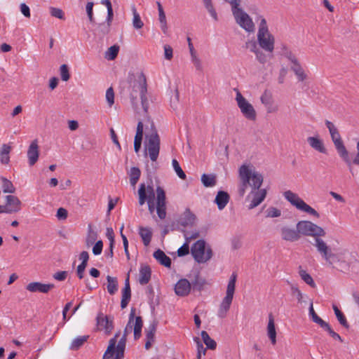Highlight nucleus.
I'll use <instances>...</instances> for the list:
<instances>
[{
    "instance_id": "3c124183",
    "label": "nucleus",
    "mask_w": 359,
    "mask_h": 359,
    "mask_svg": "<svg viewBox=\"0 0 359 359\" xmlns=\"http://www.w3.org/2000/svg\"><path fill=\"white\" fill-rule=\"evenodd\" d=\"M158 20L161 23V28L164 34L167 33L168 25L164 10L158 11Z\"/></svg>"
},
{
    "instance_id": "7ed1b4c3",
    "label": "nucleus",
    "mask_w": 359,
    "mask_h": 359,
    "mask_svg": "<svg viewBox=\"0 0 359 359\" xmlns=\"http://www.w3.org/2000/svg\"><path fill=\"white\" fill-rule=\"evenodd\" d=\"M325 125L329 130L332 140L334 144V147L340 156V157L344 160V161L346 163L349 171L354 175L353 170L352 168V162L349 158L348 152L346 149L344 142L341 140V135L337 130V128L334 126L333 123L331 121L326 120Z\"/></svg>"
},
{
    "instance_id": "1a4fd4ad",
    "label": "nucleus",
    "mask_w": 359,
    "mask_h": 359,
    "mask_svg": "<svg viewBox=\"0 0 359 359\" xmlns=\"http://www.w3.org/2000/svg\"><path fill=\"white\" fill-rule=\"evenodd\" d=\"M285 198L288 201L297 209L311 215L317 218L320 217L319 213L305 203L297 194L288 190L283 194Z\"/></svg>"
},
{
    "instance_id": "c756f323",
    "label": "nucleus",
    "mask_w": 359,
    "mask_h": 359,
    "mask_svg": "<svg viewBox=\"0 0 359 359\" xmlns=\"http://www.w3.org/2000/svg\"><path fill=\"white\" fill-rule=\"evenodd\" d=\"M236 280H237V273L236 272H233L229 278V283L227 285L226 292V297L233 298Z\"/></svg>"
},
{
    "instance_id": "de8ad7c7",
    "label": "nucleus",
    "mask_w": 359,
    "mask_h": 359,
    "mask_svg": "<svg viewBox=\"0 0 359 359\" xmlns=\"http://www.w3.org/2000/svg\"><path fill=\"white\" fill-rule=\"evenodd\" d=\"M111 24L108 22H102L97 25L96 31L99 35L104 36L109 33Z\"/></svg>"
},
{
    "instance_id": "4be33fe9",
    "label": "nucleus",
    "mask_w": 359,
    "mask_h": 359,
    "mask_svg": "<svg viewBox=\"0 0 359 359\" xmlns=\"http://www.w3.org/2000/svg\"><path fill=\"white\" fill-rule=\"evenodd\" d=\"M230 200L229 194L224 191H219L215 196V203L219 210H223Z\"/></svg>"
},
{
    "instance_id": "2eb2a0df",
    "label": "nucleus",
    "mask_w": 359,
    "mask_h": 359,
    "mask_svg": "<svg viewBox=\"0 0 359 359\" xmlns=\"http://www.w3.org/2000/svg\"><path fill=\"white\" fill-rule=\"evenodd\" d=\"M250 195L252 196V199L248 205V208L250 210L256 208L264 200L266 196V190L265 189H258L257 190L252 189L247 198H249Z\"/></svg>"
},
{
    "instance_id": "aec40b11",
    "label": "nucleus",
    "mask_w": 359,
    "mask_h": 359,
    "mask_svg": "<svg viewBox=\"0 0 359 359\" xmlns=\"http://www.w3.org/2000/svg\"><path fill=\"white\" fill-rule=\"evenodd\" d=\"M97 325L100 330H104L107 333L111 332L114 328L112 320H109L107 316L100 312L96 318Z\"/></svg>"
},
{
    "instance_id": "0eeeda50",
    "label": "nucleus",
    "mask_w": 359,
    "mask_h": 359,
    "mask_svg": "<svg viewBox=\"0 0 359 359\" xmlns=\"http://www.w3.org/2000/svg\"><path fill=\"white\" fill-rule=\"evenodd\" d=\"M191 253L198 263H205L212 257V250L210 246L206 248L204 240H198L191 247Z\"/></svg>"
},
{
    "instance_id": "2f4dec72",
    "label": "nucleus",
    "mask_w": 359,
    "mask_h": 359,
    "mask_svg": "<svg viewBox=\"0 0 359 359\" xmlns=\"http://www.w3.org/2000/svg\"><path fill=\"white\" fill-rule=\"evenodd\" d=\"M11 151V147L4 144L0 150V161L2 164H8L10 161L9 154Z\"/></svg>"
},
{
    "instance_id": "f704fd0d",
    "label": "nucleus",
    "mask_w": 359,
    "mask_h": 359,
    "mask_svg": "<svg viewBox=\"0 0 359 359\" xmlns=\"http://www.w3.org/2000/svg\"><path fill=\"white\" fill-rule=\"evenodd\" d=\"M89 338L88 335L78 336L71 343L69 348L71 350H78Z\"/></svg>"
},
{
    "instance_id": "5fc2aeb1",
    "label": "nucleus",
    "mask_w": 359,
    "mask_h": 359,
    "mask_svg": "<svg viewBox=\"0 0 359 359\" xmlns=\"http://www.w3.org/2000/svg\"><path fill=\"white\" fill-rule=\"evenodd\" d=\"M194 341L197 344V359H201L202 355H205L206 353V348H204L203 345L200 341V339L197 337L194 338Z\"/></svg>"
},
{
    "instance_id": "e433bc0d",
    "label": "nucleus",
    "mask_w": 359,
    "mask_h": 359,
    "mask_svg": "<svg viewBox=\"0 0 359 359\" xmlns=\"http://www.w3.org/2000/svg\"><path fill=\"white\" fill-rule=\"evenodd\" d=\"M309 310V316H311L313 322L318 324L322 328L327 323V322H325L321 318H320L318 316V314L315 312L313 306V302H311Z\"/></svg>"
},
{
    "instance_id": "a19ab883",
    "label": "nucleus",
    "mask_w": 359,
    "mask_h": 359,
    "mask_svg": "<svg viewBox=\"0 0 359 359\" xmlns=\"http://www.w3.org/2000/svg\"><path fill=\"white\" fill-rule=\"evenodd\" d=\"M118 51L119 46L113 45L111 47H109L108 50L106 51L104 57L108 60H113L117 57Z\"/></svg>"
},
{
    "instance_id": "052dcab7",
    "label": "nucleus",
    "mask_w": 359,
    "mask_h": 359,
    "mask_svg": "<svg viewBox=\"0 0 359 359\" xmlns=\"http://www.w3.org/2000/svg\"><path fill=\"white\" fill-rule=\"evenodd\" d=\"M93 5H94L93 2H88L86 4V13H87L89 21L91 23L95 22V18L93 17Z\"/></svg>"
},
{
    "instance_id": "cd10ccee",
    "label": "nucleus",
    "mask_w": 359,
    "mask_h": 359,
    "mask_svg": "<svg viewBox=\"0 0 359 359\" xmlns=\"http://www.w3.org/2000/svg\"><path fill=\"white\" fill-rule=\"evenodd\" d=\"M191 287L193 290L201 292L204 289V286L206 284L205 280L201 277L199 272L196 273L194 278L191 279Z\"/></svg>"
},
{
    "instance_id": "ddd939ff",
    "label": "nucleus",
    "mask_w": 359,
    "mask_h": 359,
    "mask_svg": "<svg viewBox=\"0 0 359 359\" xmlns=\"http://www.w3.org/2000/svg\"><path fill=\"white\" fill-rule=\"evenodd\" d=\"M119 335L120 332H117L115 334V336L109 340V346L107 347V351L104 353L103 359L109 358L110 357H111L115 351V348H116L117 350H125L126 343V339H125V337L121 338L116 347L117 338L118 337Z\"/></svg>"
},
{
    "instance_id": "5701e85b",
    "label": "nucleus",
    "mask_w": 359,
    "mask_h": 359,
    "mask_svg": "<svg viewBox=\"0 0 359 359\" xmlns=\"http://www.w3.org/2000/svg\"><path fill=\"white\" fill-rule=\"evenodd\" d=\"M307 142L313 149L322 154H327L323 140L318 137H309Z\"/></svg>"
},
{
    "instance_id": "6ab92c4d",
    "label": "nucleus",
    "mask_w": 359,
    "mask_h": 359,
    "mask_svg": "<svg viewBox=\"0 0 359 359\" xmlns=\"http://www.w3.org/2000/svg\"><path fill=\"white\" fill-rule=\"evenodd\" d=\"M280 235L283 240L294 242L300 238L298 229H291L287 226H283L280 229Z\"/></svg>"
},
{
    "instance_id": "864d4df0",
    "label": "nucleus",
    "mask_w": 359,
    "mask_h": 359,
    "mask_svg": "<svg viewBox=\"0 0 359 359\" xmlns=\"http://www.w3.org/2000/svg\"><path fill=\"white\" fill-rule=\"evenodd\" d=\"M322 329H323L325 331L329 333V334L335 340H338L340 342H343L344 340L341 337V336L337 334V332H335L332 329V327H330V325L327 323L323 327Z\"/></svg>"
},
{
    "instance_id": "37998d69",
    "label": "nucleus",
    "mask_w": 359,
    "mask_h": 359,
    "mask_svg": "<svg viewBox=\"0 0 359 359\" xmlns=\"http://www.w3.org/2000/svg\"><path fill=\"white\" fill-rule=\"evenodd\" d=\"M132 10L133 14V25L135 29H141L143 27L144 23L135 6H133Z\"/></svg>"
},
{
    "instance_id": "393cba45",
    "label": "nucleus",
    "mask_w": 359,
    "mask_h": 359,
    "mask_svg": "<svg viewBox=\"0 0 359 359\" xmlns=\"http://www.w3.org/2000/svg\"><path fill=\"white\" fill-rule=\"evenodd\" d=\"M232 301L233 298L226 296L224 297L218 309V317H219L220 318H224L226 316L227 312L230 309Z\"/></svg>"
},
{
    "instance_id": "72a5a7b5",
    "label": "nucleus",
    "mask_w": 359,
    "mask_h": 359,
    "mask_svg": "<svg viewBox=\"0 0 359 359\" xmlns=\"http://www.w3.org/2000/svg\"><path fill=\"white\" fill-rule=\"evenodd\" d=\"M107 291L111 294H114L118 290V280L116 277H111L110 276H107Z\"/></svg>"
},
{
    "instance_id": "58836bf2",
    "label": "nucleus",
    "mask_w": 359,
    "mask_h": 359,
    "mask_svg": "<svg viewBox=\"0 0 359 359\" xmlns=\"http://www.w3.org/2000/svg\"><path fill=\"white\" fill-rule=\"evenodd\" d=\"M129 175L130 184L135 187L140 177L141 171L139 168L133 167L130 170Z\"/></svg>"
},
{
    "instance_id": "f257e3e1",
    "label": "nucleus",
    "mask_w": 359,
    "mask_h": 359,
    "mask_svg": "<svg viewBox=\"0 0 359 359\" xmlns=\"http://www.w3.org/2000/svg\"><path fill=\"white\" fill-rule=\"evenodd\" d=\"M315 246L323 259L329 265L341 272H346L349 270L351 254L347 250L334 253L327 243L320 238H316Z\"/></svg>"
},
{
    "instance_id": "bb28decb",
    "label": "nucleus",
    "mask_w": 359,
    "mask_h": 359,
    "mask_svg": "<svg viewBox=\"0 0 359 359\" xmlns=\"http://www.w3.org/2000/svg\"><path fill=\"white\" fill-rule=\"evenodd\" d=\"M154 257L163 266L170 268L171 266V259L160 249L156 250L153 255Z\"/></svg>"
},
{
    "instance_id": "39448f33",
    "label": "nucleus",
    "mask_w": 359,
    "mask_h": 359,
    "mask_svg": "<svg viewBox=\"0 0 359 359\" xmlns=\"http://www.w3.org/2000/svg\"><path fill=\"white\" fill-rule=\"evenodd\" d=\"M145 148L148 151L151 161H156L160 151L161 140L154 124L151 125V130L145 135Z\"/></svg>"
},
{
    "instance_id": "49530a36",
    "label": "nucleus",
    "mask_w": 359,
    "mask_h": 359,
    "mask_svg": "<svg viewBox=\"0 0 359 359\" xmlns=\"http://www.w3.org/2000/svg\"><path fill=\"white\" fill-rule=\"evenodd\" d=\"M204 6L207 11L209 12L212 18L215 20H218V17L215 9L214 8L212 0H203Z\"/></svg>"
},
{
    "instance_id": "dca6fc26",
    "label": "nucleus",
    "mask_w": 359,
    "mask_h": 359,
    "mask_svg": "<svg viewBox=\"0 0 359 359\" xmlns=\"http://www.w3.org/2000/svg\"><path fill=\"white\" fill-rule=\"evenodd\" d=\"M55 287L53 283H42L40 282H32L27 285L26 289L31 292L48 293L50 290Z\"/></svg>"
},
{
    "instance_id": "a18cd8bd",
    "label": "nucleus",
    "mask_w": 359,
    "mask_h": 359,
    "mask_svg": "<svg viewBox=\"0 0 359 359\" xmlns=\"http://www.w3.org/2000/svg\"><path fill=\"white\" fill-rule=\"evenodd\" d=\"M2 189L4 193L13 194L15 191V189L13 183L5 177H2Z\"/></svg>"
},
{
    "instance_id": "338daca9",
    "label": "nucleus",
    "mask_w": 359,
    "mask_h": 359,
    "mask_svg": "<svg viewBox=\"0 0 359 359\" xmlns=\"http://www.w3.org/2000/svg\"><path fill=\"white\" fill-rule=\"evenodd\" d=\"M102 247H103L102 241L101 240L97 241L93 248V253L95 255H100L102 251Z\"/></svg>"
},
{
    "instance_id": "7c9ffc66",
    "label": "nucleus",
    "mask_w": 359,
    "mask_h": 359,
    "mask_svg": "<svg viewBox=\"0 0 359 359\" xmlns=\"http://www.w3.org/2000/svg\"><path fill=\"white\" fill-rule=\"evenodd\" d=\"M139 234L142 239L144 245L145 246L149 245L152 237L151 229L147 227H140L139 229Z\"/></svg>"
},
{
    "instance_id": "f03ea898",
    "label": "nucleus",
    "mask_w": 359,
    "mask_h": 359,
    "mask_svg": "<svg viewBox=\"0 0 359 359\" xmlns=\"http://www.w3.org/2000/svg\"><path fill=\"white\" fill-rule=\"evenodd\" d=\"M239 176L241 180V184L238 189V194L243 196L248 186H250L252 189L257 190L260 188L263 183V176L258 172H252L248 165H243L239 168Z\"/></svg>"
},
{
    "instance_id": "680f3d73",
    "label": "nucleus",
    "mask_w": 359,
    "mask_h": 359,
    "mask_svg": "<svg viewBox=\"0 0 359 359\" xmlns=\"http://www.w3.org/2000/svg\"><path fill=\"white\" fill-rule=\"evenodd\" d=\"M291 292L293 295L296 296V298L297 299V302L299 303H301L302 302L303 299V294L301 292V290L297 287L296 285H291Z\"/></svg>"
},
{
    "instance_id": "603ef678",
    "label": "nucleus",
    "mask_w": 359,
    "mask_h": 359,
    "mask_svg": "<svg viewBox=\"0 0 359 359\" xmlns=\"http://www.w3.org/2000/svg\"><path fill=\"white\" fill-rule=\"evenodd\" d=\"M172 166H173V168L176 172V174L177 175V176L182 179V180H185L186 179V174L184 173V172L182 170V168L180 167L178 161L176 160V159H172Z\"/></svg>"
},
{
    "instance_id": "bf43d9fd",
    "label": "nucleus",
    "mask_w": 359,
    "mask_h": 359,
    "mask_svg": "<svg viewBox=\"0 0 359 359\" xmlns=\"http://www.w3.org/2000/svg\"><path fill=\"white\" fill-rule=\"evenodd\" d=\"M189 253V242L187 241L178 250L177 255L179 257H184Z\"/></svg>"
},
{
    "instance_id": "79ce46f5",
    "label": "nucleus",
    "mask_w": 359,
    "mask_h": 359,
    "mask_svg": "<svg viewBox=\"0 0 359 359\" xmlns=\"http://www.w3.org/2000/svg\"><path fill=\"white\" fill-rule=\"evenodd\" d=\"M201 182L205 187H211L216 184L215 177L212 175L203 174Z\"/></svg>"
},
{
    "instance_id": "4468645a",
    "label": "nucleus",
    "mask_w": 359,
    "mask_h": 359,
    "mask_svg": "<svg viewBox=\"0 0 359 359\" xmlns=\"http://www.w3.org/2000/svg\"><path fill=\"white\" fill-rule=\"evenodd\" d=\"M6 198V205H4L5 213L11 214L20 211L21 209V201L17 196L8 195Z\"/></svg>"
},
{
    "instance_id": "20e7f679",
    "label": "nucleus",
    "mask_w": 359,
    "mask_h": 359,
    "mask_svg": "<svg viewBox=\"0 0 359 359\" xmlns=\"http://www.w3.org/2000/svg\"><path fill=\"white\" fill-rule=\"evenodd\" d=\"M260 23L257 32L259 45L264 50L271 53L274 49V37L269 33L266 20L263 16L259 17Z\"/></svg>"
},
{
    "instance_id": "423d86ee",
    "label": "nucleus",
    "mask_w": 359,
    "mask_h": 359,
    "mask_svg": "<svg viewBox=\"0 0 359 359\" xmlns=\"http://www.w3.org/2000/svg\"><path fill=\"white\" fill-rule=\"evenodd\" d=\"M140 92V96L141 99L142 106L144 111H147L149 103L147 97V85L146 76L143 73H141L138 79L134 81L132 85V91L130 92V99L133 102L136 100L137 96L134 95V93Z\"/></svg>"
},
{
    "instance_id": "473e14b6",
    "label": "nucleus",
    "mask_w": 359,
    "mask_h": 359,
    "mask_svg": "<svg viewBox=\"0 0 359 359\" xmlns=\"http://www.w3.org/2000/svg\"><path fill=\"white\" fill-rule=\"evenodd\" d=\"M299 275L301 278L310 287L312 288H315L316 287V284L315 283L311 276L306 272L304 269H302L301 266L299 267Z\"/></svg>"
},
{
    "instance_id": "13d9d810",
    "label": "nucleus",
    "mask_w": 359,
    "mask_h": 359,
    "mask_svg": "<svg viewBox=\"0 0 359 359\" xmlns=\"http://www.w3.org/2000/svg\"><path fill=\"white\" fill-rule=\"evenodd\" d=\"M50 13L53 17L57 18L60 20L65 19L64 12L60 8L50 7Z\"/></svg>"
},
{
    "instance_id": "69168bd1",
    "label": "nucleus",
    "mask_w": 359,
    "mask_h": 359,
    "mask_svg": "<svg viewBox=\"0 0 359 359\" xmlns=\"http://www.w3.org/2000/svg\"><path fill=\"white\" fill-rule=\"evenodd\" d=\"M96 240V233L92 232L90 230L86 238V244L87 247L91 246Z\"/></svg>"
},
{
    "instance_id": "f8f14e48",
    "label": "nucleus",
    "mask_w": 359,
    "mask_h": 359,
    "mask_svg": "<svg viewBox=\"0 0 359 359\" xmlns=\"http://www.w3.org/2000/svg\"><path fill=\"white\" fill-rule=\"evenodd\" d=\"M236 100L243 116L248 120L255 121L257 117L256 111L253 106L247 101L239 91L236 93Z\"/></svg>"
},
{
    "instance_id": "ea45409f",
    "label": "nucleus",
    "mask_w": 359,
    "mask_h": 359,
    "mask_svg": "<svg viewBox=\"0 0 359 359\" xmlns=\"http://www.w3.org/2000/svg\"><path fill=\"white\" fill-rule=\"evenodd\" d=\"M122 297L121 301V307L122 309H125L131 299V289L123 288Z\"/></svg>"
},
{
    "instance_id": "c85d7f7f",
    "label": "nucleus",
    "mask_w": 359,
    "mask_h": 359,
    "mask_svg": "<svg viewBox=\"0 0 359 359\" xmlns=\"http://www.w3.org/2000/svg\"><path fill=\"white\" fill-rule=\"evenodd\" d=\"M267 335L273 345L276 344V331L274 323V318L272 314L269 316V323L267 325Z\"/></svg>"
},
{
    "instance_id": "0e129e2a",
    "label": "nucleus",
    "mask_w": 359,
    "mask_h": 359,
    "mask_svg": "<svg viewBox=\"0 0 359 359\" xmlns=\"http://www.w3.org/2000/svg\"><path fill=\"white\" fill-rule=\"evenodd\" d=\"M106 100L109 106H111L114 103V93L112 87H110L107 90Z\"/></svg>"
},
{
    "instance_id": "e2e57ef3",
    "label": "nucleus",
    "mask_w": 359,
    "mask_h": 359,
    "mask_svg": "<svg viewBox=\"0 0 359 359\" xmlns=\"http://www.w3.org/2000/svg\"><path fill=\"white\" fill-rule=\"evenodd\" d=\"M281 215V211L276 208L270 207L266 210V217H278Z\"/></svg>"
},
{
    "instance_id": "774afa93",
    "label": "nucleus",
    "mask_w": 359,
    "mask_h": 359,
    "mask_svg": "<svg viewBox=\"0 0 359 359\" xmlns=\"http://www.w3.org/2000/svg\"><path fill=\"white\" fill-rule=\"evenodd\" d=\"M260 100L262 103L265 106H269L271 104V96L266 91L262 95Z\"/></svg>"
},
{
    "instance_id": "a878e982",
    "label": "nucleus",
    "mask_w": 359,
    "mask_h": 359,
    "mask_svg": "<svg viewBox=\"0 0 359 359\" xmlns=\"http://www.w3.org/2000/svg\"><path fill=\"white\" fill-rule=\"evenodd\" d=\"M196 219V215L191 212L190 209L187 208L184 212L183 217L180 219V224L184 227L191 226L194 224Z\"/></svg>"
},
{
    "instance_id": "a211bd4d",
    "label": "nucleus",
    "mask_w": 359,
    "mask_h": 359,
    "mask_svg": "<svg viewBox=\"0 0 359 359\" xmlns=\"http://www.w3.org/2000/svg\"><path fill=\"white\" fill-rule=\"evenodd\" d=\"M191 283L186 278L178 280L175 286V292L177 295L181 297L187 296L191 291Z\"/></svg>"
},
{
    "instance_id": "6e6552de",
    "label": "nucleus",
    "mask_w": 359,
    "mask_h": 359,
    "mask_svg": "<svg viewBox=\"0 0 359 359\" xmlns=\"http://www.w3.org/2000/svg\"><path fill=\"white\" fill-rule=\"evenodd\" d=\"M135 315V309L132 308L130 310V313L129 314L128 322L124 329L123 334L122 337L127 338L128 334H130L133 330L134 332V339L135 340L139 339L142 336V329L143 327V320L141 316H136Z\"/></svg>"
},
{
    "instance_id": "8fccbe9b",
    "label": "nucleus",
    "mask_w": 359,
    "mask_h": 359,
    "mask_svg": "<svg viewBox=\"0 0 359 359\" xmlns=\"http://www.w3.org/2000/svg\"><path fill=\"white\" fill-rule=\"evenodd\" d=\"M156 205H165V193L159 186L156 188Z\"/></svg>"
},
{
    "instance_id": "9d476101",
    "label": "nucleus",
    "mask_w": 359,
    "mask_h": 359,
    "mask_svg": "<svg viewBox=\"0 0 359 359\" xmlns=\"http://www.w3.org/2000/svg\"><path fill=\"white\" fill-rule=\"evenodd\" d=\"M297 229L300 236L301 235L313 236L316 239L325 236V231L322 227L307 220L299 221L297 224Z\"/></svg>"
},
{
    "instance_id": "6e6d98bb",
    "label": "nucleus",
    "mask_w": 359,
    "mask_h": 359,
    "mask_svg": "<svg viewBox=\"0 0 359 359\" xmlns=\"http://www.w3.org/2000/svg\"><path fill=\"white\" fill-rule=\"evenodd\" d=\"M144 135V125L142 121H139L137 126L136 134L134 140L142 142Z\"/></svg>"
},
{
    "instance_id": "09e8293b",
    "label": "nucleus",
    "mask_w": 359,
    "mask_h": 359,
    "mask_svg": "<svg viewBox=\"0 0 359 359\" xmlns=\"http://www.w3.org/2000/svg\"><path fill=\"white\" fill-rule=\"evenodd\" d=\"M287 59L290 60L292 63L290 67L291 69L294 72V69H299L302 68L300 63L297 59L296 56L292 53H286Z\"/></svg>"
},
{
    "instance_id": "b1692460",
    "label": "nucleus",
    "mask_w": 359,
    "mask_h": 359,
    "mask_svg": "<svg viewBox=\"0 0 359 359\" xmlns=\"http://www.w3.org/2000/svg\"><path fill=\"white\" fill-rule=\"evenodd\" d=\"M151 276V270L149 265H141L140 269L139 283L142 285H147Z\"/></svg>"
},
{
    "instance_id": "4d7b16f0",
    "label": "nucleus",
    "mask_w": 359,
    "mask_h": 359,
    "mask_svg": "<svg viewBox=\"0 0 359 359\" xmlns=\"http://www.w3.org/2000/svg\"><path fill=\"white\" fill-rule=\"evenodd\" d=\"M60 71L62 80L64 81H68L70 78L68 66L65 64L62 65Z\"/></svg>"
},
{
    "instance_id": "4c0bfd02",
    "label": "nucleus",
    "mask_w": 359,
    "mask_h": 359,
    "mask_svg": "<svg viewBox=\"0 0 359 359\" xmlns=\"http://www.w3.org/2000/svg\"><path fill=\"white\" fill-rule=\"evenodd\" d=\"M332 307L339 323L345 328H349V324L341 311L336 305H333Z\"/></svg>"
},
{
    "instance_id": "9b49d317",
    "label": "nucleus",
    "mask_w": 359,
    "mask_h": 359,
    "mask_svg": "<svg viewBox=\"0 0 359 359\" xmlns=\"http://www.w3.org/2000/svg\"><path fill=\"white\" fill-rule=\"evenodd\" d=\"M236 23L248 32L255 31V24L250 15L240 6L231 9Z\"/></svg>"
},
{
    "instance_id": "412c9836",
    "label": "nucleus",
    "mask_w": 359,
    "mask_h": 359,
    "mask_svg": "<svg viewBox=\"0 0 359 359\" xmlns=\"http://www.w3.org/2000/svg\"><path fill=\"white\" fill-rule=\"evenodd\" d=\"M139 203L142 205L146 201H154L155 194L154 192H146V187L144 183L140 185L139 190Z\"/></svg>"
},
{
    "instance_id": "f3484780",
    "label": "nucleus",
    "mask_w": 359,
    "mask_h": 359,
    "mask_svg": "<svg viewBox=\"0 0 359 359\" xmlns=\"http://www.w3.org/2000/svg\"><path fill=\"white\" fill-rule=\"evenodd\" d=\"M28 163L30 166L34 165L38 161L39 150L37 140H33L27 150Z\"/></svg>"
},
{
    "instance_id": "c9c22d12",
    "label": "nucleus",
    "mask_w": 359,
    "mask_h": 359,
    "mask_svg": "<svg viewBox=\"0 0 359 359\" xmlns=\"http://www.w3.org/2000/svg\"><path fill=\"white\" fill-rule=\"evenodd\" d=\"M201 337L203 341L206 345L207 348H209L210 350H215L216 348V341L210 338V337L209 336L208 333L206 331L201 332Z\"/></svg>"
},
{
    "instance_id": "c03bdc74",
    "label": "nucleus",
    "mask_w": 359,
    "mask_h": 359,
    "mask_svg": "<svg viewBox=\"0 0 359 359\" xmlns=\"http://www.w3.org/2000/svg\"><path fill=\"white\" fill-rule=\"evenodd\" d=\"M106 236L110 243V253H109V257L112 258L113 255H114L113 249H114V243H115L114 233L112 228H107Z\"/></svg>"
}]
</instances>
